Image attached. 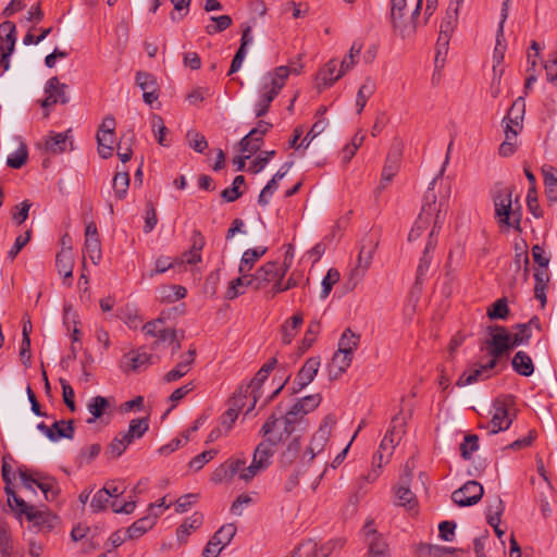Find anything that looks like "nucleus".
I'll use <instances>...</instances> for the list:
<instances>
[{
    "instance_id": "obj_51",
    "label": "nucleus",
    "mask_w": 557,
    "mask_h": 557,
    "mask_svg": "<svg viewBox=\"0 0 557 557\" xmlns=\"http://www.w3.org/2000/svg\"><path fill=\"white\" fill-rule=\"evenodd\" d=\"M74 437L73 421L60 420L52 424V442H58L61 438L72 440Z\"/></svg>"
},
{
    "instance_id": "obj_43",
    "label": "nucleus",
    "mask_w": 557,
    "mask_h": 557,
    "mask_svg": "<svg viewBox=\"0 0 557 557\" xmlns=\"http://www.w3.org/2000/svg\"><path fill=\"white\" fill-rule=\"evenodd\" d=\"M304 318L300 312L295 313L289 320H287L282 326V342L286 345L290 344L297 331L302 324Z\"/></svg>"
},
{
    "instance_id": "obj_35",
    "label": "nucleus",
    "mask_w": 557,
    "mask_h": 557,
    "mask_svg": "<svg viewBox=\"0 0 557 557\" xmlns=\"http://www.w3.org/2000/svg\"><path fill=\"white\" fill-rule=\"evenodd\" d=\"M158 518V513L147 515L138 520H136L126 531L128 539H138L143 534H145L148 530H150Z\"/></svg>"
},
{
    "instance_id": "obj_46",
    "label": "nucleus",
    "mask_w": 557,
    "mask_h": 557,
    "mask_svg": "<svg viewBox=\"0 0 557 557\" xmlns=\"http://www.w3.org/2000/svg\"><path fill=\"white\" fill-rule=\"evenodd\" d=\"M546 196L549 202L557 200V170L553 166L543 168Z\"/></svg>"
},
{
    "instance_id": "obj_57",
    "label": "nucleus",
    "mask_w": 557,
    "mask_h": 557,
    "mask_svg": "<svg viewBox=\"0 0 557 557\" xmlns=\"http://www.w3.org/2000/svg\"><path fill=\"white\" fill-rule=\"evenodd\" d=\"M247 287H250V284H248L247 274H240L239 277L231 281L225 297L227 299H234L237 296L244 294Z\"/></svg>"
},
{
    "instance_id": "obj_61",
    "label": "nucleus",
    "mask_w": 557,
    "mask_h": 557,
    "mask_svg": "<svg viewBox=\"0 0 557 557\" xmlns=\"http://www.w3.org/2000/svg\"><path fill=\"white\" fill-rule=\"evenodd\" d=\"M186 140L190 148L196 152L203 153L208 148V141L206 137L195 129H190L186 134Z\"/></svg>"
},
{
    "instance_id": "obj_50",
    "label": "nucleus",
    "mask_w": 557,
    "mask_h": 557,
    "mask_svg": "<svg viewBox=\"0 0 557 557\" xmlns=\"http://www.w3.org/2000/svg\"><path fill=\"white\" fill-rule=\"evenodd\" d=\"M504 504L499 496L494 497L488 500V505L486 507V521L490 525L499 524L500 517L504 512Z\"/></svg>"
},
{
    "instance_id": "obj_60",
    "label": "nucleus",
    "mask_w": 557,
    "mask_h": 557,
    "mask_svg": "<svg viewBox=\"0 0 557 557\" xmlns=\"http://www.w3.org/2000/svg\"><path fill=\"white\" fill-rule=\"evenodd\" d=\"M202 523V516L194 513L191 517L185 520V522L177 530V537L180 541H184L190 533L191 530L199 528Z\"/></svg>"
},
{
    "instance_id": "obj_31",
    "label": "nucleus",
    "mask_w": 557,
    "mask_h": 557,
    "mask_svg": "<svg viewBox=\"0 0 557 557\" xmlns=\"http://www.w3.org/2000/svg\"><path fill=\"white\" fill-rule=\"evenodd\" d=\"M351 361L352 356L337 350L329 364L330 379L337 380L339 376H342V374L345 373L350 367Z\"/></svg>"
},
{
    "instance_id": "obj_40",
    "label": "nucleus",
    "mask_w": 557,
    "mask_h": 557,
    "mask_svg": "<svg viewBox=\"0 0 557 557\" xmlns=\"http://www.w3.org/2000/svg\"><path fill=\"white\" fill-rule=\"evenodd\" d=\"M511 366L512 369L522 376H530L534 372V364L531 357L522 350L516 352Z\"/></svg>"
},
{
    "instance_id": "obj_4",
    "label": "nucleus",
    "mask_w": 557,
    "mask_h": 557,
    "mask_svg": "<svg viewBox=\"0 0 557 557\" xmlns=\"http://www.w3.org/2000/svg\"><path fill=\"white\" fill-rule=\"evenodd\" d=\"M297 425L299 424L293 419L292 413H286L283 419L271 414L262 425L260 433L264 437V442L274 447L292 436Z\"/></svg>"
},
{
    "instance_id": "obj_10",
    "label": "nucleus",
    "mask_w": 557,
    "mask_h": 557,
    "mask_svg": "<svg viewBox=\"0 0 557 557\" xmlns=\"http://www.w3.org/2000/svg\"><path fill=\"white\" fill-rule=\"evenodd\" d=\"M362 535L368 548V557H391L388 545L383 535L376 531L373 521L366 522Z\"/></svg>"
},
{
    "instance_id": "obj_11",
    "label": "nucleus",
    "mask_w": 557,
    "mask_h": 557,
    "mask_svg": "<svg viewBox=\"0 0 557 557\" xmlns=\"http://www.w3.org/2000/svg\"><path fill=\"white\" fill-rule=\"evenodd\" d=\"M22 486L25 491L35 492L34 486L41 490L47 500H52L58 494L55 482L51 478H42L39 474L29 473L27 470H18Z\"/></svg>"
},
{
    "instance_id": "obj_63",
    "label": "nucleus",
    "mask_w": 557,
    "mask_h": 557,
    "mask_svg": "<svg viewBox=\"0 0 557 557\" xmlns=\"http://www.w3.org/2000/svg\"><path fill=\"white\" fill-rule=\"evenodd\" d=\"M263 143L259 135L251 136V131L240 140V150L249 156L257 152Z\"/></svg>"
},
{
    "instance_id": "obj_32",
    "label": "nucleus",
    "mask_w": 557,
    "mask_h": 557,
    "mask_svg": "<svg viewBox=\"0 0 557 557\" xmlns=\"http://www.w3.org/2000/svg\"><path fill=\"white\" fill-rule=\"evenodd\" d=\"M409 478H401L396 488V504L411 510L417 506L416 495L408 486Z\"/></svg>"
},
{
    "instance_id": "obj_56",
    "label": "nucleus",
    "mask_w": 557,
    "mask_h": 557,
    "mask_svg": "<svg viewBox=\"0 0 557 557\" xmlns=\"http://www.w3.org/2000/svg\"><path fill=\"white\" fill-rule=\"evenodd\" d=\"M244 185H245V177L243 175H237L234 178L232 186L222 190L221 197L227 202H233V201L237 200L243 194V191L240 190V187Z\"/></svg>"
},
{
    "instance_id": "obj_5",
    "label": "nucleus",
    "mask_w": 557,
    "mask_h": 557,
    "mask_svg": "<svg viewBox=\"0 0 557 557\" xmlns=\"http://www.w3.org/2000/svg\"><path fill=\"white\" fill-rule=\"evenodd\" d=\"M191 246L188 252L182 255V257L175 261H171L168 257H160L156 260L154 270L149 273V277H153L156 274H161L169 269L175 268L176 264H195L201 260V250L206 245V238L199 232L194 231L190 237Z\"/></svg>"
},
{
    "instance_id": "obj_22",
    "label": "nucleus",
    "mask_w": 557,
    "mask_h": 557,
    "mask_svg": "<svg viewBox=\"0 0 557 557\" xmlns=\"http://www.w3.org/2000/svg\"><path fill=\"white\" fill-rule=\"evenodd\" d=\"M322 397L320 394H312L302 397L286 412L292 413L293 419L300 424L304 416L313 411L321 403Z\"/></svg>"
},
{
    "instance_id": "obj_30",
    "label": "nucleus",
    "mask_w": 557,
    "mask_h": 557,
    "mask_svg": "<svg viewBox=\"0 0 557 557\" xmlns=\"http://www.w3.org/2000/svg\"><path fill=\"white\" fill-rule=\"evenodd\" d=\"M55 267L58 273L64 277V280L71 278L73 275L74 257L72 247H62L61 251L57 255Z\"/></svg>"
},
{
    "instance_id": "obj_41",
    "label": "nucleus",
    "mask_w": 557,
    "mask_h": 557,
    "mask_svg": "<svg viewBox=\"0 0 557 557\" xmlns=\"http://www.w3.org/2000/svg\"><path fill=\"white\" fill-rule=\"evenodd\" d=\"M376 83L372 77H367L363 84L360 86L357 97H356V107L357 112L360 114L364 109L367 101L369 98L375 92Z\"/></svg>"
},
{
    "instance_id": "obj_27",
    "label": "nucleus",
    "mask_w": 557,
    "mask_h": 557,
    "mask_svg": "<svg viewBox=\"0 0 557 557\" xmlns=\"http://www.w3.org/2000/svg\"><path fill=\"white\" fill-rule=\"evenodd\" d=\"M238 417L233 409H226L216 421V426L211 430V442L226 436L233 429Z\"/></svg>"
},
{
    "instance_id": "obj_42",
    "label": "nucleus",
    "mask_w": 557,
    "mask_h": 557,
    "mask_svg": "<svg viewBox=\"0 0 557 557\" xmlns=\"http://www.w3.org/2000/svg\"><path fill=\"white\" fill-rule=\"evenodd\" d=\"M454 553L455 548L433 544H420L417 548L418 557H451Z\"/></svg>"
},
{
    "instance_id": "obj_29",
    "label": "nucleus",
    "mask_w": 557,
    "mask_h": 557,
    "mask_svg": "<svg viewBox=\"0 0 557 557\" xmlns=\"http://www.w3.org/2000/svg\"><path fill=\"white\" fill-rule=\"evenodd\" d=\"M0 51L13 53L16 42V26L11 21H4L0 24Z\"/></svg>"
},
{
    "instance_id": "obj_1",
    "label": "nucleus",
    "mask_w": 557,
    "mask_h": 557,
    "mask_svg": "<svg viewBox=\"0 0 557 557\" xmlns=\"http://www.w3.org/2000/svg\"><path fill=\"white\" fill-rule=\"evenodd\" d=\"M495 208V219L500 227H513L519 230L522 218V209L519 199H512V188L496 186L492 194Z\"/></svg>"
},
{
    "instance_id": "obj_23",
    "label": "nucleus",
    "mask_w": 557,
    "mask_h": 557,
    "mask_svg": "<svg viewBox=\"0 0 557 557\" xmlns=\"http://www.w3.org/2000/svg\"><path fill=\"white\" fill-rule=\"evenodd\" d=\"M236 527L233 523L222 525L211 536V557H218L222 549L230 544L234 535L236 534Z\"/></svg>"
},
{
    "instance_id": "obj_21",
    "label": "nucleus",
    "mask_w": 557,
    "mask_h": 557,
    "mask_svg": "<svg viewBox=\"0 0 557 557\" xmlns=\"http://www.w3.org/2000/svg\"><path fill=\"white\" fill-rule=\"evenodd\" d=\"M257 401V396L246 393L244 387L240 386L237 393L230 399L227 409H233L237 417L240 412L247 416L255 409Z\"/></svg>"
},
{
    "instance_id": "obj_52",
    "label": "nucleus",
    "mask_w": 557,
    "mask_h": 557,
    "mask_svg": "<svg viewBox=\"0 0 557 557\" xmlns=\"http://www.w3.org/2000/svg\"><path fill=\"white\" fill-rule=\"evenodd\" d=\"M435 245H436V243L434 240H429L424 248L423 255L420 258V261H419V264L417 268V276H416L417 283H420L422 281V278L424 277V275L426 274V272L429 271L431 260H432L431 251L434 250Z\"/></svg>"
},
{
    "instance_id": "obj_59",
    "label": "nucleus",
    "mask_w": 557,
    "mask_h": 557,
    "mask_svg": "<svg viewBox=\"0 0 557 557\" xmlns=\"http://www.w3.org/2000/svg\"><path fill=\"white\" fill-rule=\"evenodd\" d=\"M339 277H341V274L336 269H334V268L329 269V271L326 272L325 276L323 277V280L321 282V286H322L321 294H320L321 299L327 298L333 286L339 281Z\"/></svg>"
},
{
    "instance_id": "obj_3",
    "label": "nucleus",
    "mask_w": 557,
    "mask_h": 557,
    "mask_svg": "<svg viewBox=\"0 0 557 557\" xmlns=\"http://www.w3.org/2000/svg\"><path fill=\"white\" fill-rule=\"evenodd\" d=\"M443 203L436 202L434 188L430 187L423 196L421 212L409 233V240L417 239L424 230L433 222V227L429 236V240H433V236L441 228L444 219L442 216Z\"/></svg>"
},
{
    "instance_id": "obj_24",
    "label": "nucleus",
    "mask_w": 557,
    "mask_h": 557,
    "mask_svg": "<svg viewBox=\"0 0 557 557\" xmlns=\"http://www.w3.org/2000/svg\"><path fill=\"white\" fill-rule=\"evenodd\" d=\"M276 358H271L268 362H265L261 369L256 373V375L251 379L249 384L243 386L244 391L246 393H250L253 396L259 397L261 396V387L264 383V381L268 379L270 372L275 368L276 366Z\"/></svg>"
},
{
    "instance_id": "obj_38",
    "label": "nucleus",
    "mask_w": 557,
    "mask_h": 557,
    "mask_svg": "<svg viewBox=\"0 0 557 557\" xmlns=\"http://www.w3.org/2000/svg\"><path fill=\"white\" fill-rule=\"evenodd\" d=\"M525 112V102L522 97L517 98L512 106L509 108L507 115L504 117V123H510L512 126L521 128L522 121Z\"/></svg>"
},
{
    "instance_id": "obj_55",
    "label": "nucleus",
    "mask_w": 557,
    "mask_h": 557,
    "mask_svg": "<svg viewBox=\"0 0 557 557\" xmlns=\"http://www.w3.org/2000/svg\"><path fill=\"white\" fill-rule=\"evenodd\" d=\"M129 186V175L127 172H117L113 177L114 196L121 200L125 198Z\"/></svg>"
},
{
    "instance_id": "obj_20",
    "label": "nucleus",
    "mask_w": 557,
    "mask_h": 557,
    "mask_svg": "<svg viewBox=\"0 0 557 557\" xmlns=\"http://www.w3.org/2000/svg\"><path fill=\"white\" fill-rule=\"evenodd\" d=\"M336 545L342 547L344 542L342 540H336L319 547L317 543L307 541L294 552L292 557H326Z\"/></svg>"
},
{
    "instance_id": "obj_49",
    "label": "nucleus",
    "mask_w": 557,
    "mask_h": 557,
    "mask_svg": "<svg viewBox=\"0 0 557 557\" xmlns=\"http://www.w3.org/2000/svg\"><path fill=\"white\" fill-rule=\"evenodd\" d=\"M5 493L8 495V504L13 511L17 515L27 516L35 506L29 505L23 498L18 497L10 486H5Z\"/></svg>"
},
{
    "instance_id": "obj_36",
    "label": "nucleus",
    "mask_w": 557,
    "mask_h": 557,
    "mask_svg": "<svg viewBox=\"0 0 557 557\" xmlns=\"http://www.w3.org/2000/svg\"><path fill=\"white\" fill-rule=\"evenodd\" d=\"M346 71L344 69L337 70V62L336 60H330L324 67L319 72L318 79L324 85V86H331L333 85L337 79H339Z\"/></svg>"
},
{
    "instance_id": "obj_26",
    "label": "nucleus",
    "mask_w": 557,
    "mask_h": 557,
    "mask_svg": "<svg viewBox=\"0 0 557 557\" xmlns=\"http://www.w3.org/2000/svg\"><path fill=\"white\" fill-rule=\"evenodd\" d=\"M292 162H286L281 166V169L273 175V177L268 182V184L263 187L261 190L258 203L262 207H265L270 202V198L275 193V190L278 188V182L285 177L288 170L292 166Z\"/></svg>"
},
{
    "instance_id": "obj_18",
    "label": "nucleus",
    "mask_w": 557,
    "mask_h": 557,
    "mask_svg": "<svg viewBox=\"0 0 557 557\" xmlns=\"http://www.w3.org/2000/svg\"><path fill=\"white\" fill-rule=\"evenodd\" d=\"M406 9V0H391V17L395 32H398L401 38H408L416 33L413 24H403L404 11Z\"/></svg>"
},
{
    "instance_id": "obj_8",
    "label": "nucleus",
    "mask_w": 557,
    "mask_h": 557,
    "mask_svg": "<svg viewBox=\"0 0 557 557\" xmlns=\"http://www.w3.org/2000/svg\"><path fill=\"white\" fill-rule=\"evenodd\" d=\"M334 424L335 420L330 416L323 420L319 430L313 434L307 450L301 457L302 463L311 462L317 455L324 451Z\"/></svg>"
},
{
    "instance_id": "obj_53",
    "label": "nucleus",
    "mask_w": 557,
    "mask_h": 557,
    "mask_svg": "<svg viewBox=\"0 0 557 557\" xmlns=\"http://www.w3.org/2000/svg\"><path fill=\"white\" fill-rule=\"evenodd\" d=\"M301 448L300 436H294L289 443L287 444L286 449L281 455V462L284 466L292 465L296 458L299 456Z\"/></svg>"
},
{
    "instance_id": "obj_6",
    "label": "nucleus",
    "mask_w": 557,
    "mask_h": 557,
    "mask_svg": "<svg viewBox=\"0 0 557 557\" xmlns=\"http://www.w3.org/2000/svg\"><path fill=\"white\" fill-rule=\"evenodd\" d=\"M146 336L154 338L152 348L157 349L160 346L169 345L172 348V354L181 349V342L177 338L176 331L165 325L164 318L159 317L156 320L147 322L143 326Z\"/></svg>"
},
{
    "instance_id": "obj_14",
    "label": "nucleus",
    "mask_w": 557,
    "mask_h": 557,
    "mask_svg": "<svg viewBox=\"0 0 557 557\" xmlns=\"http://www.w3.org/2000/svg\"><path fill=\"white\" fill-rule=\"evenodd\" d=\"M509 404L505 400L497 399L494 405V412L491 422L486 425L487 434H497L500 431L508 430L512 423L510 417Z\"/></svg>"
},
{
    "instance_id": "obj_19",
    "label": "nucleus",
    "mask_w": 557,
    "mask_h": 557,
    "mask_svg": "<svg viewBox=\"0 0 557 557\" xmlns=\"http://www.w3.org/2000/svg\"><path fill=\"white\" fill-rule=\"evenodd\" d=\"M71 129L64 133H54L50 132V134L45 138V140L38 144L46 152L57 154L62 153L72 147V140L70 136Z\"/></svg>"
},
{
    "instance_id": "obj_2",
    "label": "nucleus",
    "mask_w": 557,
    "mask_h": 557,
    "mask_svg": "<svg viewBox=\"0 0 557 557\" xmlns=\"http://www.w3.org/2000/svg\"><path fill=\"white\" fill-rule=\"evenodd\" d=\"M288 76L289 71L284 65L277 66L262 76L258 89L259 97L255 103V114L257 117H262L268 113L272 101L285 86Z\"/></svg>"
},
{
    "instance_id": "obj_28",
    "label": "nucleus",
    "mask_w": 557,
    "mask_h": 557,
    "mask_svg": "<svg viewBox=\"0 0 557 557\" xmlns=\"http://www.w3.org/2000/svg\"><path fill=\"white\" fill-rule=\"evenodd\" d=\"M400 168V152L399 150H392L387 154L385 164L382 170L380 189L386 187V185L393 180Z\"/></svg>"
},
{
    "instance_id": "obj_15",
    "label": "nucleus",
    "mask_w": 557,
    "mask_h": 557,
    "mask_svg": "<svg viewBox=\"0 0 557 557\" xmlns=\"http://www.w3.org/2000/svg\"><path fill=\"white\" fill-rule=\"evenodd\" d=\"M26 519L32 523L36 533H49L59 523V518L49 510H40L36 507L27 512Z\"/></svg>"
},
{
    "instance_id": "obj_34",
    "label": "nucleus",
    "mask_w": 557,
    "mask_h": 557,
    "mask_svg": "<svg viewBox=\"0 0 557 557\" xmlns=\"http://www.w3.org/2000/svg\"><path fill=\"white\" fill-rule=\"evenodd\" d=\"M535 325L536 327H540V322L537 318H532L528 323L517 324L515 329L517 332H515L511 335V343L513 348L527 345L532 336L531 326Z\"/></svg>"
},
{
    "instance_id": "obj_9",
    "label": "nucleus",
    "mask_w": 557,
    "mask_h": 557,
    "mask_svg": "<svg viewBox=\"0 0 557 557\" xmlns=\"http://www.w3.org/2000/svg\"><path fill=\"white\" fill-rule=\"evenodd\" d=\"M285 274L286 269L282 270L277 262H267L253 274H247V278L250 287L259 290L267 287L271 282L274 284L276 278H283Z\"/></svg>"
},
{
    "instance_id": "obj_16",
    "label": "nucleus",
    "mask_w": 557,
    "mask_h": 557,
    "mask_svg": "<svg viewBox=\"0 0 557 557\" xmlns=\"http://www.w3.org/2000/svg\"><path fill=\"white\" fill-rule=\"evenodd\" d=\"M66 88L67 86L65 84L60 83L57 76L49 78L45 86V94L47 96L41 101V107L44 109H48L57 103H67L69 98L65 92Z\"/></svg>"
},
{
    "instance_id": "obj_13",
    "label": "nucleus",
    "mask_w": 557,
    "mask_h": 557,
    "mask_svg": "<svg viewBox=\"0 0 557 557\" xmlns=\"http://www.w3.org/2000/svg\"><path fill=\"white\" fill-rule=\"evenodd\" d=\"M405 421L401 413H397L393 417L391 426L386 432L385 436L380 443L377 451H382L389 458L393 454L394 448L400 442L405 434Z\"/></svg>"
},
{
    "instance_id": "obj_64",
    "label": "nucleus",
    "mask_w": 557,
    "mask_h": 557,
    "mask_svg": "<svg viewBox=\"0 0 557 557\" xmlns=\"http://www.w3.org/2000/svg\"><path fill=\"white\" fill-rule=\"evenodd\" d=\"M151 357V355L141 350L132 351L126 356L129 360L131 368L135 371L147 367L150 363Z\"/></svg>"
},
{
    "instance_id": "obj_37",
    "label": "nucleus",
    "mask_w": 557,
    "mask_h": 557,
    "mask_svg": "<svg viewBox=\"0 0 557 557\" xmlns=\"http://www.w3.org/2000/svg\"><path fill=\"white\" fill-rule=\"evenodd\" d=\"M267 252L265 247H257L250 248L244 251L240 263H239V273L240 274H249L250 270L253 268L255 263Z\"/></svg>"
},
{
    "instance_id": "obj_48",
    "label": "nucleus",
    "mask_w": 557,
    "mask_h": 557,
    "mask_svg": "<svg viewBox=\"0 0 557 557\" xmlns=\"http://www.w3.org/2000/svg\"><path fill=\"white\" fill-rule=\"evenodd\" d=\"M109 408V401L106 397L95 396L87 404V409L91 418L87 419V423H94L97 419L101 418L106 410Z\"/></svg>"
},
{
    "instance_id": "obj_33",
    "label": "nucleus",
    "mask_w": 557,
    "mask_h": 557,
    "mask_svg": "<svg viewBox=\"0 0 557 557\" xmlns=\"http://www.w3.org/2000/svg\"><path fill=\"white\" fill-rule=\"evenodd\" d=\"M206 421V418L200 417L196 420L194 425L186 432V434H182L181 436L172 440L169 444L163 445L159 449L160 455H170L171 453L175 451L176 449L183 447L185 443H187L190 438V434L196 432L200 425H202Z\"/></svg>"
},
{
    "instance_id": "obj_12",
    "label": "nucleus",
    "mask_w": 557,
    "mask_h": 557,
    "mask_svg": "<svg viewBox=\"0 0 557 557\" xmlns=\"http://www.w3.org/2000/svg\"><path fill=\"white\" fill-rule=\"evenodd\" d=\"M483 494V486L479 482L470 480L453 492L451 499L459 507H468L478 504Z\"/></svg>"
},
{
    "instance_id": "obj_45",
    "label": "nucleus",
    "mask_w": 557,
    "mask_h": 557,
    "mask_svg": "<svg viewBox=\"0 0 557 557\" xmlns=\"http://www.w3.org/2000/svg\"><path fill=\"white\" fill-rule=\"evenodd\" d=\"M360 335L354 333L350 329H346L338 341V349L341 352L354 356L358 348Z\"/></svg>"
},
{
    "instance_id": "obj_7",
    "label": "nucleus",
    "mask_w": 557,
    "mask_h": 557,
    "mask_svg": "<svg viewBox=\"0 0 557 557\" xmlns=\"http://www.w3.org/2000/svg\"><path fill=\"white\" fill-rule=\"evenodd\" d=\"M490 337L485 341L487 354L492 357L491 360H497L504 355L508 354L513 349L511 343V334L503 325H491L488 326Z\"/></svg>"
},
{
    "instance_id": "obj_62",
    "label": "nucleus",
    "mask_w": 557,
    "mask_h": 557,
    "mask_svg": "<svg viewBox=\"0 0 557 557\" xmlns=\"http://www.w3.org/2000/svg\"><path fill=\"white\" fill-rule=\"evenodd\" d=\"M509 314V308L506 298L497 299L488 309L487 317L491 320L500 319L505 320Z\"/></svg>"
},
{
    "instance_id": "obj_54",
    "label": "nucleus",
    "mask_w": 557,
    "mask_h": 557,
    "mask_svg": "<svg viewBox=\"0 0 557 557\" xmlns=\"http://www.w3.org/2000/svg\"><path fill=\"white\" fill-rule=\"evenodd\" d=\"M376 246L377 243L373 239L363 242L358 256V267L363 268L364 270L370 267Z\"/></svg>"
},
{
    "instance_id": "obj_39",
    "label": "nucleus",
    "mask_w": 557,
    "mask_h": 557,
    "mask_svg": "<svg viewBox=\"0 0 557 557\" xmlns=\"http://www.w3.org/2000/svg\"><path fill=\"white\" fill-rule=\"evenodd\" d=\"M243 466L242 460L227 461L222 463L219 468L215 469L213 473V479L215 481L222 482L226 480H231L235 476L239 478L240 467Z\"/></svg>"
},
{
    "instance_id": "obj_58",
    "label": "nucleus",
    "mask_w": 557,
    "mask_h": 557,
    "mask_svg": "<svg viewBox=\"0 0 557 557\" xmlns=\"http://www.w3.org/2000/svg\"><path fill=\"white\" fill-rule=\"evenodd\" d=\"M28 159V150L25 144L21 143L17 150L7 159V165L12 169H21Z\"/></svg>"
},
{
    "instance_id": "obj_44",
    "label": "nucleus",
    "mask_w": 557,
    "mask_h": 557,
    "mask_svg": "<svg viewBox=\"0 0 557 557\" xmlns=\"http://www.w3.org/2000/svg\"><path fill=\"white\" fill-rule=\"evenodd\" d=\"M506 10H507V2H504L503 21L499 24V28H498L497 37H496V46H495L494 53H493V62H494L493 65H496V70H498V66L504 61L505 50H506V46L502 44V40L504 39L503 24H504L505 18L507 17Z\"/></svg>"
},
{
    "instance_id": "obj_25",
    "label": "nucleus",
    "mask_w": 557,
    "mask_h": 557,
    "mask_svg": "<svg viewBox=\"0 0 557 557\" xmlns=\"http://www.w3.org/2000/svg\"><path fill=\"white\" fill-rule=\"evenodd\" d=\"M496 367L495 360H490L486 364L480 366L479 368L470 371L463 372L459 379L457 380L456 385L459 387H463L479 381H483L490 377V372Z\"/></svg>"
},
{
    "instance_id": "obj_47",
    "label": "nucleus",
    "mask_w": 557,
    "mask_h": 557,
    "mask_svg": "<svg viewBox=\"0 0 557 557\" xmlns=\"http://www.w3.org/2000/svg\"><path fill=\"white\" fill-rule=\"evenodd\" d=\"M243 461V466L240 467L239 479L246 482L252 480L259 472L265 470L270 465L257 458L255 455L252 456L251 463L247 467L246 461Z\"/></svg>"
},
{
    "instance_id": "obj_17",
    "label": "nucleus",
    "mask_w": 557,
    "mask_h": 557,
    "mask_svg": "<svg viewBox=\"0 0 557 557\" xmlns=\"http://www.w3.org/2000/svg\"><path fill=\"white\" fill-rule=\"evenodd\" d=\"M321 364L320 357H311L306 360L293 382V393H298L309 385L315 377Z\"/></svg>"
}]
</instances>
